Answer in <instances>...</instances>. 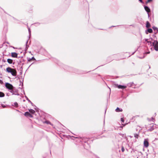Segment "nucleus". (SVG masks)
Returning a JSON list of instances; mask_svg holds the SVG:
<instances>
[{
    "instance_id": "nucleus-1",
    "label": "nucleus",
    "mask_w": 158,
    "mask_h": 158,
    "mask_svg": "<svg viewBox=\"0 0 158 158\" xmlns=\"http://www.w3.org/2000/svg\"><path fill=\"white\" fill-rule=\"evenodd\" d=\"M6 70L7 72L10 73L13 76H15L16 75V71L15 69L8 67L6 69Z\"/></svg>"
},
{
    "instance_id": "nucleus-2",
    "label": "nucleus",
    "mask_w": 158,
    "mask_h": 158,
    "mask_svg": "<svg viewBox=\"0 0 158 158\" xmlns=\"http://www.w3.org/2000/svg\"><path fill=\"white\" fill-rule=\"evenodd\" d=\"M150 44L153 45L156 51H158V42L156 40H152V42H151Z\"/></svg>"
},
{
    "instance_id": "nucleus-3",
    "label": "nucleus",
    "mask_w": 158,
    "mask_h": 158,
    "mask_svg": "<svg viewBox=\"0 0 158 158\" xmlns=\"http://www.w3.org/2000/svg\"><path fill=\"white\" fill-rule=\"evenodd\" d=\"M5 86L7 89L10 90H12L14 88L13 86L11 84L8 83H6Z\"/></svg>"
},
{
    "instance_id": "nucleus-4",
    "label": "nucleus",
    "mask_w": 158,
    "mask_h": 158,
    "mask_svg": "<svg viewBox=\"0 0 158 158\" xmlns=\"http://www.w3.org/2000/svg\"><path fill=\"white\" fill-rule=\"evenodd\" d=\"M144 146L145 147L147 148L149 146V143L148 139H145L143 142Z\"/></svg>"
},
{
    "instance_id": "nucleus-5",
    "label": "nucleus",
    "mask_w": 158,
    "mask_h": 158,
    "mask_svg": "<svg viewBox=\"0 0 158 158\" xmlns=\"http://www.w3.org/2000/svg\"><path fill=\"white\" fill-rule=\"evenodd\" d=\"M144 9L148 13V16H149V15L148 13H149L150 11V8L147 6H144Z\"/></svg>"
},
{
    "instance_id": "nucleus-6",
    "label": "nucleus",
    "mask_w": 158,
    "mask_h": 158,
    "mask_svg": "<svg viewBox=\"0 0 158 158\" xmlns=\"http://www.w3.org/2000/svg\"><path fill=\"white\" fill-rule=\"evenodd\" d=\"M116 85L119 89H123L126 87V86L124 85Z\"/></svg>"
},
{
    "instance_id": "nucleus-7",
    "label": "nucleus",
    "mask_w": 158,
    "mask_h": 158,
    "mask_svg": "<svg viewBox=\"0 0 158 158\" xmlns=\"http://www.w3.org/2000/svg\"><path fill=\"white\" fill-rule=\"evenodd\" d=\"M24 115L26 116H29L31 117H32V116L31 114H30L28 112H26L24 113Z\"/></svg>"
},
{
    "instance_id": "nucleus-8",
    "label": "nucleus",
    "mask_w": 158,
    "mask_h": 158,
    "mask_svg": "<svg viewBox=\"0 0 158 158\" xmlns=\"http://www.w3.org/2000/svg\"><path fill=\"white\" fill-rule=\"evenodd\" d=\"M11 56L13 57L16 58L17 56V54L15 52H12L11 53Z\"/></svg>"
},
{
    "instance_id": "nucleus-9",
    "label": "nucleus",
    "mask_w": 158,
    "mask_h": 158,
    "mask_svg": "<svg viewBox=\"0 0 158 158\" xmlns=\"http://www.w3.org/2000/svg\"><path fill=\"white\" fill-rule=\"evenodd\" d=\"M115 110L117 112H122V109H120L119 108L117 107Z\"/></svg>"
},
{
    "instance_id": "nucleus-10",
    "label": "nucleus",
    "mask_w": 158,
    "mask_h": 158,
    "mask_svg": "<svg viewBox=\"0 0 158 158\" xmlns=\"http://www.w3.org/2000/svg\"><path fill=\"white\" fill-rule=\"evenodd\" d=\"M7 62L10 64H11L12 63L13 60L11 59H8L7 60Z\"/></svg>"
},
{
    "instance_id": "nucleus-11",
    "label": "nucleus",
    "mask_w": 158,
    "mask_h": 158,
    "mask_svg": "<svg viewBox=\"0 0 158 158\" xmlns=\"http://www.w3.org/2000/svg\"><path fill=\"white\" fill-rule=\"evenodd\" d=\"M151 40H150V39H149V40H148V39H146L145 40L146 42H147V43H150H150L151 42H152V39H151Z\"/></svg>"
},
{
    "instance_id": "nucleus-12",
    "label": "nucleus",
    "mask_w": 158,
    "mask_h": 158,
    "mask_svg": "<svg viewBox=\"0 0 158 158\" xmlns=\"http://www.w3.org/2000/svg\"><path fill=\"white\" fill-rule=\"evenodd\" d=\"M29 111L30 113H31L32 114H34L35 112V110H33L32 109H31L29 110Z\"/></svg>"
},
{
    "instance_id": "nucleus-13",
    "label": "nucleus",
    "mask_w": 158,
    "mask_h": 158,
    "mask_svg": "<svg viewBox=\"0 0 158 158\" xmlns=\"http://www.w3.org/2000/svg\"><path fill=\"white\" fill-rule=\"evenodd\" d=\"M150 27V24L149 22L148 21L146 23V27Z\"/></svg>"
},
{
    "instance_id": "nucleus-14",
    "label": "nucleus",
    "mask_w": 158,
    "mask_h": 158,
    "mask_svg": "<svg viewBox=\"0 0 158 158\" xmlns=\"http://www.w3.org/2000/svg\"><path fill=\"white\" fill-rule=\"evenodd\" d=\"M4 96V94L2 92H0V97H2Z\"/></svg>"
},
{
    "instance_id": "nucleus-15",
    "label": "nucleus",
    "mask_w": 158,
    "mask_h": 158,
    "mask_svg": "<svg viewBox=\"0 0 158 158\" xmlns=\"http://www.w3.org/2000/svg\"><path fill=\"white\" fill-rule=\"evenodd\" d=\"M148 32H149V33H152V29H151V28L148 29Z\"/></svg>"
},
{
    "instance_id": "nucleus-16",
    "label": "nucleus",
    "mask_w": 158,
    "mask_h": 158,
    "mask_svg": "<svg viewBox=\"0 0 158 158\" xmlns=\"http://www.w3.org/2000/svg\"><path fill=\"white\" fill-rule=\"evenodd\" d=\"M134 137L136 138H138L139 137V135L138 134H134Z\"/></svg>"
},
{
    "instance_id": "nucleus-17",
    "label": "nucleus",
    "mask_w": 158,
    "mask_h": 158,
    "mask_svg": "<svg viewBox=\"0 0 158 158\" xmlns=\"http://www.w3.org/2000/svg\"><path fill=\"white\" fill-rule=\"evenodd\" d=\"M14 106H16V107H17L18 106V103L16 102H15L14 103Z\"/></svg>"
},
{
    "instance_id": "nucleus-18",
    "label": "nucleus",
    "mask_w": 158,
    "mask_h": 158,
    "mask_svg": "<svg viewBox=\"0 0 158 158\" xmlns=\"http://www.w3.org/2000/svg\"><path fill=\"white\" fill-rule=\"evenodd\" d=\"M1 106L3 108H5L6 107V106L5 105H4L3 104H1Z\"/></svg>"
},
{
    "instance_id": "nucleus-19",
    "label": "nucleus",
    "mask_w": 158,
    "mask_h": 158,
    "mask_svg": "<svg viewBox=\"0 0 158 158\" xmlns=\"http://www.w3.org/2000/svg\"><path fill=\"white\" fill-rule=\"evenodd\" d=\"M45 123H46L47 124H51L50 123L49 121H45Z\"/></svg>"
},
{
    "instance_id": "nucleus-20",
    "label": "nucleus",
    "mask_w": 158,
    "mask_h": 158,
    "mask_svg": "<svg viewBox=\"0 0 158 158\" xmlns=\"http://www.w3.org/2000/svg\"><path fill=\"white\" fill-rule=\"evenodd\" d=\"M121 150L123 152L124 151V148L123 147H122Z\"/></svg>"
},
{
    "instance_id": "nucleus-21",
    "label": "nucleus",
    "mask_w": 158,
    "mask_h": 158,
    "mask_svg": "<svg viewBox=\"0 0 158 158\" xmlns=\"http://www.w3.org/2000/svg\"><path fill=\"white\" fill-rule=\"evenodd\" d=\"M121 120L122 122L123 123L124 122V119L123 118H121Z\"/></svg>"
},
{
    "instance_id": "nucleus-22",
    "label": "nucleus",
    "mask_w": 158,
    "mask_h": 158,
    "mask_svg": "<svg viewBox=\"0 0 158 158\" xmlns=\"http://www.w3.org/2000/svg\"><path fill=\"white\" fill-rule=\"evenodd\" d=\"M152 28L154 30H157V28L156 27H153Z\"/></svg>"
},
{
    "instance_id": "nucleus-23",
    "label": "nucleus",
    "mask_w": 158,
    "mask_h": 158,
    "mask_svg": "<svg viewBox=\"0 0 158 158\" xmlns=\"http://www.w3.org/2000/svg\"><path fill=\"white\" fill-rule=\"evenodd\" d=\"M152 1V0H148V1L147 2V3L149 2Z\"/></svg>"
},
{
    "instance_id": "nucleus-24",
    "label": "nucleus",
    "mask_w": 158,
    "mask_h": 158,
    "mask_svg": "<svg viewBox=\"0 0 158 158\" xmlns=\"http://www.w3.org/2000/svg\"><path fill=\"white\" fill-rule=\"evenodd\" d=\"M10 92L13 94V89L12 90H10Z\"/></svg>"
},
{
    "instance_id": "nucleus-25",
    "label": "nucleus",
    "mask_w": 158,
    "mask_h": 158,
    "mask_svg": "<svg viewBox=\"0 0 158 158\" xmlns=\"http://www.w3.org/2000/svg\"><path fill=\"white\" fill-rule=\"evenodd\" d=\"M28 31H29V33H31V31H30V29L29 28L28 29Z\"/></svg>"
},
{
    "instance_id": "nucleus-26",
    "label": "nucleus",
    "mask_w": 158,
    "mask_h": 158,
    "mask_svg": "<svg viewBox=\"0 0 158 158\" xmlns=\"http://www.w3.org/2000/svg\"><path fill=\"white\" fill-rule=\"evenodd\" d=\"M139 0V1H140V2H141V3H143V2H142V0Z\"/></svg>"
},
{
    "instance_id": "nucleus-27",
    "label": "nucleus",
    "mask_w": 158,
    "mask_h": 158,
    "mask_svg": "<svg viewBox=\"0 0 158 158\" xmlns=\"http://www.w3.org/2000/svg\"><path fill=\"white\" fill-rule=\"evenodd\" d=\"M149 53H150V52H147V54H149Z\"/></svg>"
},
{
    "instance_id": "nucleus-28",
    "label": "nucleus",
    "mask_w": 158,
    "mask_h": 158,
    "mask_svg": "<svg viewBox=\"0 0 158 158\" xmlns=\"http://www.w3.org/2000/svg\"><path fill=\"white\" fill-rule=\"evenodd\" d=\"M27 100L30 102H31L30 101L28 100V98H27Z\"/></svg>"
},
{
    "instance_id": "nucleus-29",
    "label": "nucleus",
    "mask_w": 158,
    "mask_h": 158,
    "mask_svg": "<svg viewBox=\"0 0 158 158\" xmlns=\"http://www.w3.org/2000/svg\"><path fill=\"white\" fill-rule=\"evenodd\" d=\"M157 31H158V29H157Z\"/></svg>"
}]
</instances>
